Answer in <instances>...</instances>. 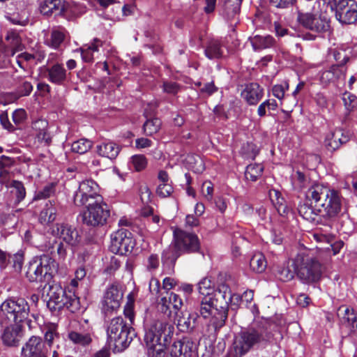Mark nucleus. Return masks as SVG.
<instances>
[{
    "label": "nucleus",
    "mask_w": 357,
    "mask_h": 357,
    "mask_svg": "<svg viewBox=\"0 0 357 357\" xmlns=\"http://www.w3.org/2000/svg\"><path fill=\"white\" fill-rule=\"evenodd\" d=\"M173 325L160 319H153L146 327L144 342L149 357H162L171 336Z\"/></svg>",
    "instance_id": "obj_1"
},
{
    "label": "nucleus",
    "mask_w": 357,
    "mask_h": 357,
    "mask_svg": "<svg viewBox=\"0 0 357 357\" xmlns=\"http://www.w3.org/2000/svg\"><path fill=\"white\" fill-rule=\"evenodd\" d=\"M271 327L270 323L261 321L254 323L248 329L241 331L234 340L236 352L243 355L254 346L269 342L273 337Z\"/></svg>",
    "instance_id": "obj_2"
},
{
    "label": "nucleus",
    "mask_w": 357,
    "mask_h": 357,
    "mask_svg": "<svg viewBox=\"0 0 357 357\" xmlns=\"http://www.w3.org/2000/svg\"><path fill=\"white\" fill-rule=\"evenodd\" d=\"M295 265L297 275L303 282L310 284L317 282L321 279L322 266L308 250H302L297 255Z\"/></svg>",
    "instance_id": "obj_3"
},
{
    "label": "nucleus",
    "mask_w": 357,
    "mask_h": 357,
    "mask_svg": "<svg viewBox=\"0 0 357 357\" xmlns=\"http://www.w3.org/2000/svg\"><path fill=\"white\" fill-rule=\"evenodd\" d=\"M107 343L117 351L126 349L135 336L133 328L128 326L122 317L112 319L107 327Z\"/></svg>",
    "instance_id": "obj_4"
},
{
    "label": "nucleus",
    "mask_w": 357,
    "mask_h": 357,
    "mask_svg": "<svg viewBox=\"0 0 357 357\" xmlns=\"http://www.w3.org/2000/svg\"><path fill=\"white\" fill-rule=\"evenodd\" d=\"M56 268L54 259L49 255L36 256L29 262L26 276L31 282H48L52 279Z\"/></svg>",
    "instance_id": "obj_5"
},
{
    "label": "nucleus",
    "mask_w": 357,
    "mask_h": 357,
    "mask_svg": "<svg viewBox=\"0 0 357 357\" xmlns=\"http://www.w3.org/2000/svg\"><path fill=\"white\" fill-rule=\"evenodd\" d=\"M47 296L49 300L47 305L51 310H60L66 307L70 312H75L80 308L78 296L72 294L71 290L67 293L59 284L50 286Z\"/></svg>",
    "instance_id": "obj_6"
},
{
    "label": "nucleus",
    "mask_w": 357,
    "mask_h": 357,
    "mask_svg": "<svg viewBox=\"0 0 357 357\" xmlns=\"http://www.w3.org/2000/svg\"><path fill=\"white\" fill-rule=\"evenodd\" d=\"M29 311V305L24 298L6 299L0 305V321L20 324L27 319Z\"/></svg>",
    "instance_id": "obj_7"
},
{
    "label": "nucleus",
    "mask_w": 357,
    "mask_h": 357,
    "mask_svg": "<svg viewBox=\"0 0 357 357\" xmlns=\"http://www.w3.org/2000/svg\"><path fill=\"white\" fill-rule=\"evenodd\" d=\"M110 215L107 204L102 200L86 205V210L82 213L83 223L92 227L104 225Z\"/></svg>",
    "instance_id": "obj_8"
},
{
    "label": "nucleus",
    "mask_w": 357,
    "mask_h": 357,
    "mask_svg": "<svg viewBox=\"0 0 357 357\" xmlns=\"http://www.w3.org/2000/svg\"><path fill=\"white\" fill-rule=\"evenodd\" d=\"M102 200L103 198L99 193V186L91 179L82 181L74 196V203L78 206L102 202Z\"/></svg>",
    "instance_id": "obj_9"
},
{
    "label": "nucleus",
    "mask_w": 357,
    "mask_h": 357,
    "mask_svg": "<svg viewBox=\"0 0 357 357\" xmlns=\"http://www.w3.org/2000/svg\"><path fill=\"white\" fill-rule=\"evenodd\" d=\"M213 298L216 306L220 310V313L214 324L218 327L225 326L228 316L229 305L232 300V294L229 287L225 284H220L217 289L214 291Z\"/></svg>",
    "instance_id": "obj_10"
},
{
    "label": "nucleus",
    "mask_w": 357,
    "mask_h": 357,
    "mask_svg": "<svg viewBox=\"0 0 357 357\" xmlns=\"http://www.w3.org/2000/svg\"><path fill=\"white\" fill-rule=\"evenodd\" d=\"M135 241L130 231L121 229L111 234V244L109 250L112 252L126 255L132 251Z\"/></svg>",
    "instance_id": "obj_11"
},
{
    "label": "nucleus",
    "mask_w": 357,
    "mask_h": 357,
    "mask_svg": "<svg viewBox=\"0 0 357 357\" xmlns=\"http://www.w3.org/2000/svg\"><path fill=\"white\" fill-rule=\"evenodd\" d=\"M331 192V189L328 187L321 183H315L305 192L306 201L310 202L313 207H315V211L318 212L319 216L329 198Z\"/></svg>",
    "instance_id": "obj_12"
},
{
    "label": "nucleus",
    "mask_w": 357,
    "mask_h": 357,
    "mask_svg": "<svg viewBox=\"0 0 357 357\" xmlns=\"http://www.w3.org/2000/svg\"><path fill=\"white\" fill-rule=\"evenodd\" d=\"M174 246L183 253L195 252L199 250V241L195 234L176 229L174 231Z\"/></svg>",
    "instance_id": "obj_13"
},
{
    "label": "nucleus",
    "mask_w": 357,
    "mask_h": 357,
    "mask_svg": "<svg viewBox=\"0 0 357 357\" xmlns=\"http://www.w3.org/2000/svg\"><path fill=\"white\" fill-rule=\"evenodd\" d=\"M335 17L342 24H352L357 22V3L354 0H339Z\"/></svg>",
    "instance_id": "obj_14"
},
{
    "label": "nucleus",
    "mask_w": 357,
    "mask_h": 357,
    "mask_svg": "<svg viewBox=\"0 0 357 357\" xmlns=\"http://www.w3.org/2000/svg\"><path fill=\"white\" fill-rule=\"evenodd\" d=\"M197 310L199 311L200 315L204 319L210 318V325L212 326L215 331H217L222 327H218L215 324V318H218L220 310L214 303L213 296H202L199 298V301L196 307Z\"/></svg>",
    "instance_id": "obj_15"
},
{
    "label": "nucleus",
    "mask_w": 357,
    "mask_h": 357,
    "mask_svg": "<svg viewBox=\"0 0 357 357\" xmlns=\"http://www.w3.org/2000/svg\"><path fill=\"white\" fill-rule=\"evenodd\" d=\"M123 292L116 284L109 285L105 290L102 299V307L106 312L116 311L121 306Z\"/></svg>",
    "instance_id": "obj_16"
},
{
    "label": "nucleus",
    "mask_w": 357,
    "mask_h": 357,
    "mask_svg": "<svg viewBox=\"0 0 357 357\" xmlns=\"http://www.w3.org/2000/svg\"><path fill=\"white\" fill-rule=\"evenodd\" d=\"M51 234L71 246L77 245L79 242L77 231L68 224L56 223L51 228Z\"/></svg>",
    "instance_id": "obj_17"
},
{
    "label": "nucleus",
    "mask_w": 357,
    "mask_h": 357,
    "mask_svg": "<svg viewBox=\"0 0 357 357\" xmlns=\"http://www.w3.org/2000/svg\"><path fill=\"white\" fill-rule=\"evenodd\" d=\"M48 349L42 339L32 336L22 348V357H47Z\"/></svg>",
    "instance_id": "obj_18"
},
{
    "label": "nucleus",
    "mask_w": 357,
    "mask_h": 357,
    "mask_svg": "<svg viewBox=\"0 0 357 357\" xmlns=\"http://www.w3.org/2000/svg\"><path fill=\"white\" fill-rule=\"evenodd\" d=\"M161 312L171 314V307L174 310H178L183 305V301L179 295L170 291H165L160 294V298L158 301Z\"/></svg>",
    "instance_id": "obj_19"
},
{
    "label": "nucleus",
    "mask_w": 357,
    "mask_h": 357,
    "mask_svg": "<svg viewBox=\"0 0 357 357\" xmlns=\"http://www.w3.org/2000/svg\"><path fill=\"white\" fill-rule=\"evenodd\" d=\"M328 197L320 215L327 220L337 217L342 209V197L337 191L331 190Z\"/></svg>",
    "instance_id": "obj_20"
},
{
    "label": "nucleus",
    "mask_w": 357,
    "mask_h": 357,
    "mask_svg": "<svg viewBox=\"0 0 357 357\" xmlns=\"http://www.w3.org/2000/svg\"><path fill=\"white\" fill-rule=\"evenodd\" d=\"M22 335V326L20 324L10 323L3 330L1 338L5 345L17 347L21 341Z\"/></svg>",
    "instance_id": "obj_21"
},
{
    "label": "nucleus",
    "mask_w": 357,
    "mask_h": 357,
    "mask_svg": "<svg viewBox=\"0 0 357 357\" xmlns=\"http://www.w3.org/2000/svg\"><path fill=\"white\" fill-rule=\"evenodd\" d=\"M349 140V135L348 133L338 128L326 135L324 140V146L328 151H334Z\"/></svg>",
    "instance_id": "obj_22"
},
{
    "label": "nucleus",
    "mask_w": 357,
    "mask_h": 357,
    "mask_svg": "<svg viewBox=\"0 0 357 357\" xmlns=\"http://www.w3.org/2000/svg\"><path fill=\"white\" fill-rule=\"evenodd\" d=\"M194 343L188 337L174 342L169 348L170 357H192Z\"/></svg>",
    "instance_id": "obj_23"
},
{
    "label": "nucleus",
    "mask_w": 357,
    "mask_h": 357,
    "mask_svg": "<svg viewBox=\"0 0 357 357\" xmlns=\"http://www.w3.org/2000/svg\"><path fill=\"white\" fill-rule=\"evenodd\" d=\"M337 315L351 334L357 336V314L354 309L342 305L337 310Z\"/></svg>",
    "instance_id": "obj_24"
},
{
    "label": "nucleus",
    "mask_w": 357,
    "mask_h": 357,
    "mask_svg": "<svg viewBox=\"0 0 357 357\" xmlns=\"http://www.w3.org/2000/svg\"><path fill=\"white\" fill-rule=\"evenodd\" d=\"M264 96V89L257 83L245 85L241 92L242 98L250 105H257Z\"/></svg>",
    "instance_id": "obj_25"
},
{
    "label": "nucleus",
    "mask_w": 357,
    "mask_h": 357,
    "mask_svg": "<svg viewBox=\"0 0 357 357\" xmlns=\"http://www.w3.org/2000/svg\"><path fill=\"white\" fill-rule=\"evenodd\" d=\"M39 9L43 15H62L65 13V1L44 0L40 4Z\"/></svg>",
    "instance_id": "obj_26"
},
{
    "label": "nucleus",
    "mask_w": 357,
    "mask_h": 357,
    "mask_svg": "<svg viewBox=\"0 0 357 357\" xmlns=\"http://www.w3.org/2000/svg\"><path fill=\"white\" fill-rule=\"evenodd\" d=\"M347 67L344 65H333L328 70L322 73L320 79L324 84L337 82L344 80Z\"/></svg>",
    "instance_id": "obj_27"
},
{
    "label": "nucleus",
    "mask_w": 357,
    "mask_h": 357,
    "mask_svg": "<svg viewBox=\"0 0 357 357\" xmlns=\"http://www.w3.org/2000/svg\"><path fill=\"white\" fill-rule=\"evenodd\" d=\"M198 315L188 312H176L177 328L183 333L192 331L196 326Z\"/></svg>",
    "instance_id": "obj_28"
},
{
    "label": "nucleus",
    "mask_w": 357,
    "mask_h": 357,
    "mask_svg": "<svg viewBox=\"0 0 357 357\" xmlns=\"http://www.w3.org/2000/svg\"><path fill=\"white\" fill-rule=\"evenodd\" d=\"M120 151V146L112 141L102 142L96 146V151L100 156L109 160L115 159Z\"/></svg>",
    "instance_id": "obj_29"
},
{
    "label": "nucleus",
    "mask_w": 357,
    "mask_h": 357,
    "mask_svg": "<svg viewBox=\"0 0 357 357\" xmlns=\"http://www.w3.org/2000/svg\"><path fill=\"white\" fill-rule=\"evenodd\" d=\"M67 75L66 70L60 63H55L47 68V79L55 84H63L67 80Z\"/></svg>",
    "instance_id": "obj_30"
},
{
    "label": "nucleus",
    "mask_w": 357,
    "mask_h": 357,
    "mask_svg": "<svg viewBox=\"0 0 357 357\" xmlns=\"http://www.w3.org/2000/svg\"><path fill=\"white\" fill-rule=\"evenodd\" d=\"M102 45L100 40L95 38L91 44H86L79 48L82 59L84 62L93 61V53L98 51V47Z\"/></svg>",
    "instance_id": "obj_31"
},
{
    "label": "nucleus",
    "mask_w": 357,
    "mask_h": 357,
    "mask_svg": "<svg viewBox=\"0 0 357 357\" xmlns=\"http://www.w3.org/2000/svg\"><path fill=\"white\" fill-rule=\"evenodd\" d=\"M251 45L255 50H261L275 45V41L273 36L256 35L250 38Z\"/></svg>",
    "instance_id": "obj_32"
},
{
    "label": "nucleus",
    "mask_w": 357,
    "mask_h": 357,
    "mask_svg": "<svg viewBox=\"0 0 357 357\" xmlns=\"http://www.w3.org/2000/svg\"><path fill=\"white\" fill-rule=\"evenodd\" d=\"M151 113L148 109L144 110V116L147 119L143 126V130L146 135H152L159 131L161 127V121L158 118H151Z\"/></svg>",
    "instance_id": "obj_33"
},
{
    "label": "nucleus",
    "mask_w": 357,
    "mask_h": 357,
    "mask_svg": "<svg viewBox=\"0 0 357 357\" xmlns=\"http://www.w3.org/2000/svg\"><path fill=\"white\" fill-rule=\"evenodd\" d=\"M68 339L75 344L86 347L92 342L91 333L89 332H82L71 331L68 333Z\"/></svg>",
    "instance_id": "obj_34"
},
{
    "label": "nucleus",
    "mask_w": 357,
    "mask_h": 357,
    "mask_svg": "<svg viewBox=\"0 0 357 357\" xmlns=\"http://www.w3.org/2000/svg\"><path fill=\"white\" fill-rule=\"evenodd\" d=\"M327 10L321 12L320 14L316 13L313 22L312 31L316 33L326 32L330 29V19L327 15Z\"/></svg>",
    "instance_id": "obj_35"
},
{
    "label": "nucleus",
    "mask_w": 357,
    "mask_h": 357,
    "mask_svg": "<svg viewBox=\"0 0 357 357\" xmlns=\"http://www.w3.org/2000/svg\"><path fill=\"white\" fill-rule=\"evenodd\" d=\"M56 208L54 203L50 201L46 204L40 213L39 220L43 225H47L54 222L56 218Z\"/></svg>",
    "instance_id": "obj_36"
},
{
    "label": "nucleus",
    "mask_w": 357,
    "mask_h": 357,
    "mask_svg": "<svg viewBox=\"0 0 357 357\" xmlns=\"http://www.w3.org/2000/svg\"><path fill=\"white\" fill-rule=\"evenodd\" d=\"M299 214L306 220L313 222L316 220L317 216H319L317 211H315V207H313L310 202H307L301 204L298 206Z\"/></svg>",
    "instance_id": "obj_37"
},
{
    "label": "nucleus",
    "mask_w": 357,
    "mask_h": 357,
    "mask_svg": "<svg viewBox=\"0 0 357 357\" xmlns=\"http://www.w3.org/2000/svg\"><path fill=\"white\" fill-rule=\"evenodd\" d=\"M86 12V7L79 3L65 1V13L66 17H78Z\"/></svg>",
    "instance_id": "obj_38"
},
{
    "label": "nucleus",
    "mask_w": 357,
    "mask_h": 357,
    "mask_svg": "<svg viewBox=\"0 0 357 357\" xmlns=\"http://www.w3.org/2000/svg\"><path fill=\"white\" fill-rule=\"evenodd\" d=\"M17 80L18 86L15 93L9 96L13 97V100H17L20 97L29 96L33 90V85L31 82L24 79L21 77H17Z\"/></svg>",
    "instance_id": "obj_39"
},
{
    "label": "nucleus",
    "mask_w": 357,
    "mask_h": 357,
    "mask_svg": "<svg viewBox=\"0 0 357 357\" xmlns=\"http://www.w3.org/2000/svg\"><path fill=\"white\" fill-rule=\"evenodd\" d=\"M242 0H227L225 3L224 14L229 20H234L240 12Z\"/></svg>",
    "instance_id": "obj_40"
},
{
    "label": "nucleus",
    "mask_w": 357,
    "mask_h": 357,
    "mask_svg": "<svg viewBox=\"0 0 357 357\" xmlns=\"http://www.w3.org/2000/svg\"><path fill=\"white\" fill-rule=\"evenodd\" d=\"M250 266L255 272H264L267 266L264 255L261 252L255 253L250 259Z\"/></svg>",
    "instance_id": "obj_41"
},
{
    "label": "nucleus",
    "mask_w": 357,
    "mask_h": 357,
    "mask_svg": "<svg viewBox=\"0 0 357 357\" xmlns=\"http://www.w3.org/2000/svg\"><path fill=\"white\" fill-rule=\"evenodd\" d=\"M264 166L261 164H251L247 166L245 177L247 181H256L262 174Z\"/></svg>",
    "instance_id": "obj_42"
},
{
    "label": "nucleus",
    "mask_w": 357,
    "mask_h": 357,
    "mask_svg": "<svg viewBox=\"0 0 357 357\" xmlns=\"http://www.w3.org/2000/svg\"><path fill=\"white\" fill-rule=\"evenodd\" d=\"M44 338L49 346L53 344L55 339L59 338V333L57 331V325L53 323L46 324L43 326Z\"/></svg>",
    "instance_id": "obj_43"
},
{
    "label": "nucleus",
    "mask_w": 357,
    "mask_h": 357,
    "mask_svg": "<svg viewBox=\"0 0 357 357\" xmlns=\"http://www.w3.org/2000/svg\"><path fill=\"white\" fill-rule=\"evenodd\" d=\"M205 54L210 59L220 58L222 55L220 43L217 40L210 41L205 50Z\"/></svg>",
    "instance_id": "obj_44"
},
{
    "label": "nucleus",
    "mask_w": 357,
    "mask_h": 357,
    "mask_svg": "<svg viewBox=\"0 0 357 357\" xmlns=\"http://www.w3.org/2000/svg\"><path fill=\"white\" fill-rule=\"evenodd\" d=\"M93 143L87 139H80L74 142L71 145V149L73 152L84 154L91 149Z\"/></svg>",
    "instance_id": "obj_45"
},
{
    "label": "nucleus",
    "mask_w": 357,
    "mask_h": 357,
    "mask_svg": "<svg viewBox=\"0 0 357 357\" xmlns=\"http://www.w3.org/2000/svg\"><path fill=\"white\" fill-rule=\"evenodd\" d=\"M316 16V13H303L298 11L297 20L298 22L305 29H310L312 31V25L314 18Z\"/></svg>",
    "instance_id": "obj_46"
},
{
    "label": "nucleus",
    "mask_w": 357,
    "mask_h": 357,
    "mask_svg": "<svg viewBox=\"0 0 357 357\" xmlns=\"http://www.w3.org/2000/svg\"><path fill=\"white\" fill-rule=\"evenodd\" d=\"M9 188H13L12 193H13L16 197V201L20 202L23 200L26 196V190L21 181H12Z\"/></svg>",
    "instance_id": "obj_47"
},
{
    "label": "nucleus",
    "mask_w": 357,
    "mask_h": 357,
    "mask_svg": "<svg viewBox=\"0 0 357 357\" xmlns=\"http://www.w3.org/2000/svg\"><path fill=\"white\" fill-rule=\"evenodd\" d=\"M198 289L202 296H212V294L214 293L212 282L209 278H206L199 282Z\"/></svg>",
    "instance_id": "obj_48"
},
{
    "label": "nucleus",
    "mask_w": 357,
    "mask_h": 357,
    "mask_svg": "<svg viewBox=\"0 0 357 357\" xmlns=\"http://www.w3.org/2000/svg\"><path fill=\"white\" fill-rule=\"evenodd\" d=\"M278 107V103L274 99L267 100L259 105L257 109V114L259 116H264L266 114V109L275 110Z\"/></svg>",
    "instance_id": "obj_49"
},
{
    "label": "nucleus",
    "mask_w": 357,
    "mask_h": 357,
    "mask_svg": "<svg viewBox=\"0 0 357 357\" xmlns=\"http://www.w3.org/2000/svg\"><path fill=\"white\" fill-rule=\"evenodd\" d=\"M130 162L137 172L144 169L147 166V159L144 155H135L130 158Z\"/></svg>",
    "instance_id": "obj_50"
},
{
    "label": "nucleus",
    "mask_w": 357,
    "mask_h": 357,
    "mask_svg": "<svg viewBox=\"0 0 357 357\" xmlns=\"http://www.w3.org/2000/svg\"><path fill=\"white\" fill-rule=\"evenodd\" d=\"M278 279L283 282H287L292 280L294 277V273L289 267H279L277 271Z\"/></svg>",
    "instance_id": "obj_51"
},
{
    "label": "nucleus",
    "mask_w": 357,
    "mask_h": 357,
    "mask_svg": "<svg viewBox=\"0 0 357 357\" xmlns=\"http://www.w3.org/2000/svg\"><path fill=\"white\" fill-rule=\"evenodd\" d=\"M145 266L147 271L152 272L155 271L160 265V259L158 255L151 254L146 260Z\"/></svg>",
    "instance_id": "obj_52"
},
{
    "label": "nucleus",
    "mask_w": 357,
    "mask_h": 357,
    "mask_svg": "<svg viewBox=\"0 0 357 357\" xmlns=\"http://www.w3.org/2000/svg\"><path fill=\"white\" fill-rule=\"evenodd\" d=\"M55 192V185L54 183H50L45 185L42 190L37 192L35 196V199H41L50 197Z\"/></svg>",
    "instance_id": "obj_53"
},
{
    "label": "nucleus",
    "mask_w": 357,
    "mask_h": 357,
    "mask_svg": "<svg viewBox=\"0 0 357 357\" xmlns=\"http://www.w3.org/2000/svg\"><path fill=\"white\" fill-rule=\"evenodd\" d=\"M13 266L15 271L20 272L24 264V252L19 251L11 257Z\"/></svg>",
    "instance_id": "obj_54"
},
{
    "label": "nucleus",
    "mask_w": 357,
    "mask_h": 357,
    "mask_svg": "<svg viewBox=\"0 0 357 357\" xmlns=\"http://www.w3.org/2000/svg\"><path fill=\"white\" fill-rule=\"evenodd\" d=\"M172 192L173 188L172 183L158 184L156 189L157 195L161 197H169Z\"/></svg>",
    "instance_id": "obj_55"
},
{
    "label": "nucleus",
    "mask_w": 357,
    "mask_h": 357,
    "mask_svg": "<svg viewBox=\"0 0 357 357\" xmlns=\"http://www.w3.org/2000/svg\"><path fill=\"white\" fill-rule=\"evenodd\" d=\"M342 100L344 101L346 108L348 110L353 109L356 105L357 98L350 93H344L343 94Z\"/></svg>",
    "instance_id": "obj_56"
},
{
    "label": "nucleus",
    "mask_w": 357,
    "mask_h": 357,
    "mask_svg": "<svg viewBox=\"0 0 357 357\" xmlns=\"http://www.w3.org/2000/svg\"><path fill=\"white\" fill-rule=\"evenodd\" d=\"M162 89L167 93L176 95L180 90V86L174 82L165 81L163 82Z\"/></svg>",
    "instance_id": "obj_57"
},
{
    "label": "nucleus",
    "mask_w": 357,
    "mask_h": 357,
    "mask_svg": "<svg viewBox=\"0 0 357 357\" xmlns=\"http://www.w3.org/2000/svg\"><path fill=\"white\" fill-rule=\"evenodd\" d=\"M64 39V33L59 30H53L51 34V45L56 48Z\"/></svg>",
    "instance_id": "obj_58"
},
{
    "label": "nucleus",
    "mask_w": 357,
    "mask_h": 357,
    "mask_svg": "<svg viewBox=\"0 0 357 357\" xmlns=\"http://www.w3.org/2000/svg\"><path fill=\"white\" fill-rule=\"evenodd\" d=\"M213 191V187L210 181H205L203 183L202 192L207 200L211 201L212 199Z\"/></svg>",
    "instance_id": "obj_59"
},
{
    "label": "nucleus",
    "mask_w": 357,
    "mask_h": 357,
    "mask_svg": "<svg viewBox=\"0 0 357 357\" xmlns=\"http://www.w3.org/2000/svg\"><path fill=\"white\" fill-rule=\"evenodd\" d=\"M149 291L154 296H160V282L155 278H152L149 282Z\"/></svg>",
    "instance_id": "obj_60"
},
{
    "label": "nucleus",
    "mask_w": 357,
    "mask_h": 357,
    "mask_svg": "<svg viewBox=\"0 0 357 357\" xmlns=\"http://www.w3.org/2000/svg\"><path fill=\"white\" fill-rule=\"evenodd\" d=\"M133 307H134V302L133 301L129 299L127 303L126 304L124 307L123 313L126 317L128 318L130 323L132 324L134 320V311H133Z\"/></svg>",
    "instance_id": "obj_61"
},
{
    "label": "nucleus",
    "mask_w": 357,
    "mask_h": 357,
    "mask_svg": "<svg viewBox=\"0 0 357 357\" xmlns=\"http://www.w3.org/2000/svg\"><path fill=\"white\" fill-rule=\"evenodd\" d=\"M273 204L275 206V208L280 214L284 215L287 213L288 208L286 206L285 201L283 197H280L277 199V201L274 202Z\"/></svg>",
    "instance_id": "obj_62"
},
{
    "label": "nucleus",
    "mask_w": 357,
    "mask_h": 357,
    "mask_svg": "<svg viewBox=\"0 0 357 357\" xmlns=\"http://www.w3.org/2000/svg\"><path fill=\"white\" fill-rule=\"evenodd\" d=\"M26 119V112L23 109H16L13 113V121L17 125L20 124Z\"/></svg>",
    "instance_id": "obj_63"
},
{
    "label": "nucleus",
    "mask_w": 357,
    "mask_h": 357,
    "mask_svg": "<svg viewBox=\"0 0 357 357\" xmlns=\"http://www.w3.org/2000/svg\"><path fill=\"white\" fill-rule=\"evenodd\" d=\"M6 40L9 41L10 45L13 47L17 46L20 42L18 34L14 31L8 32Z\"/></svg>",
    "instance_id": "obj_64"
}]
</instances>
